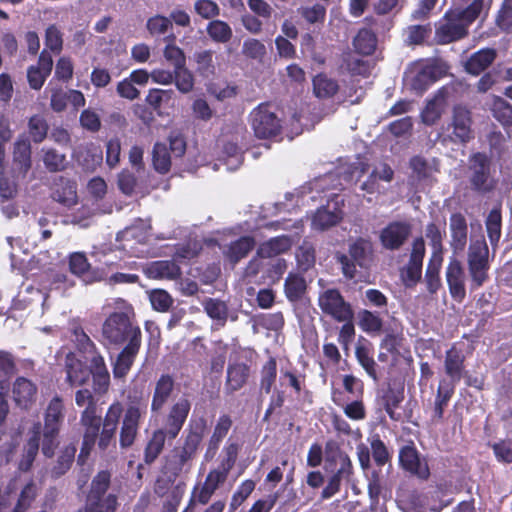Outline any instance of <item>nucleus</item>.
<instances>
[{
    "mask_svg": "<svg viewBox=\"0 0 512 512\" xmlns=\"http://www.w3.org/2000/svg\"><path fill=\"white\" fill-rule=\"evenodd\" d=\"M425 235L432 247L431 257L436 255L443 257L442 240L445 235V225L441 223H431L426 227Z\"/></svg>",
    "mask_w": 512,
    "mask_h": 512,
    "instance_id": "41",
    "label": "nucleus"
},
{
    "mask_svg": "<svg viewBox=\"0 0 512 512\" xmlns=\"http://www.w3.org/2000/svg\"><path fill=\"white\" fill-rule=\"evenodd\" d=\"M140 344L141 342H137L136 340L129 341L127 346L118 355L113 367L115 378H123L127 375L139 351Z\"/></svg>",
    "mask_w": 512,
    "mask_h": 512,
    "instance_id": "25",
    "label": "nucleus"
},
{
    "mask_svg": "<svg viewBox=\"0 0 512 512\" xmlns=\"http://www.w3.org/2000/svg\"><path fill=\"white\" fill-rule=\"evenodd\" d=\"M410 234V228L405 223L394 222L384 228L380 234L382 245L387 249L399 248Z\"/></svg>",
    "mask_w": 512,
    "mask_h": 512,
    "instance_id": "19",
    "label": "nucleus"
},
{
    "mask_svg": "<svg viewBox=\"0 0 512 512\" xmlns=\"http://www.w3.org/2000/svg\"><path fill=\"white\" fill-rule=\"evenodd\" d=\"M337 260L341 264L345 277L352 279L356 275V267L367 269L373 260V247L369 240L359 238L349 246V256L338 254Z\"/></svg>",
    "mask_w": 512,
    "mask_h": 512,
    "instance_id": "3",
    "label": "nucleus"
},
{
    "mask_svg": "<svg viewBox=\"0 0 512 512\" xmlns=\"http://www.w3.org/2000/svg\"><path fill=\"white\" fill-rule=\"evenodd\" d=\"M468 28L460 19L459 9L447 11L436 29V39L441 44L451 43L467 35Z\"/></svg>",
    "mask_w": 512,
    "mask_h": 512,
    "instance_id": "9",
    "label": "nucleus"
},
{
    "mask_svg": "<svg viewBox=\"0 0 512 512\" xmlns=\"http://www.w3.org/2000/svg\"><path fill=\"white\" fill-rule=\"evenodd\" d=\"M451 127L453 131L450 138L453 141H468L472 137L470 112L462 106H456L453 110Z\"/></svg>",
    "mask_w": 512,
    "mask_h": 512,
    "instance_id": "18",
    "label": "nucleus"
},
{
    "mask_svg": "<svg viewBox=\"0 0 512 512\" xmlns=\"http://www.w3.org/2000/svg\"><path fill=\"white\" fill-rule=\"evenodd\" d=\"M447 106L446 92L439 90L432 99L428 100L422 110L421 118L426 125L435 124L445 111Z\"/></svg>",
    "mask_w": 512,
    "mask_h": 512,
    "instance_id": "23",
    "label": "nucleus"
},
{
    "mask_svg": "<svg viewBox=\"0 0 512 512\" xmlns=\"http://www.w3.org/2000/svg\"><path fill=\"white\" fill-rule=\"evenodd\" d=\"M153 165L159 173H166L171 166L170 155L165 144L156 143L153 149Z\"/></svg>",
    "mask_w": 512,
    "mask_h": 512,
    "instance_id": "53",
    "label": "nucleus"
},
{
    "mask_svg": "<svg viewBox=\"0 0 512 512\" xmlns=\"http://www.w3.org/2000/svg\"><path fill=\"white\" fill-rule=\"evenodd\" d=\"M173 389V380L168 375H162L156 383L154 396L151 404L153 411L160 410L167 401Z\"/></svg>",
    "mask_w": 512,
    "mask_h": 512,
    "instance_id": "37",
    "label": "nucleus"
},
{
    "mask_svg": "<svg viewBox=\"0 0 512 512\" xmlns=\"http://www.w3.org/2000/svg\"><path fill=\"white\" fill-rule=\"evenodd\" d=\"M377 39L375 34L368 30L362 29L354 38V47L358 53L370 55L376 49Z\"/></svg>",
    "mask_w": 512,
    "mask_h": 512,
    "instance_id": "43",
    "label": "nucleus"
},
{
    "mask_svg": "<svg viewBox=\"0 0 512 512\" xmlns=\"http://www.w3.org/2000/svg\"><path fill=\"white\" fill-rule=\"evenodd\" d=\"M306 290V282L303 277L290 274L285 281V294L290 301H296L302 297Z\"/></svg>",
    "mask_w": 512,
    "mask_h": 512,
    "instance_id": "50",
    "label": "nucleus"
},
{
    "mask_svg": "<svg viewBox=\"0 0 512 512\" xmlns=\"http://www.w3.org/2000/svg\"><path fill=\"white\" fill-rule=\"evenodd\" d=\"M242 53L248 58L262 61L266 55V47L261 41L250 38L244 41Z\"/></svg>",
    "mask_w": 512,
    "mask_h": 512,
    "instance_id": "56",
    "label": "nucleus"
},
{
    "mask_svg": "<svg viewBox=\"0 0 512 512\" xmlns=\"http://www.w3.org/2000/svg\"><path fill=\"white\" fill-rule=\"evenodd\" d=\"M228 473L229 467L221 466L217 469L211 470L203 484L214 493L219 485L224 483Z\"/></svg>",
    "mask_w": 512,
    "mask_h": 512,
    "instance_id": "64",
    "label": "nucleus"
},
{
    "mask_svg": "<svg viewBox=\"0 0 512 512\" xmlns=\"http://www.w3.org/2000/svg\"><path fill=\"white\" fill-rule=\"evenodd\" d=\"M249 375V369L245 364H232L227 371V385L236 391L246 382Z\"/></svg>",
    "mask_w": 512,
    "mask_h": 512,
    "instance_id": "44",
    "label": "nucleus"
},
{
    "mask_svg": "<svg viewBox=\"0 0 512 512\" xmlns=\"http://www.w3.org/2000/svg\"><path fill=\"white\" fill-rule=\"evenodd\" d=\"M254 244L255 241L253 238L245 236L231 243L225 253L231 261L237 262L249 253V251L254 247Z\"/></svg>",
    "mask_w": 512,
    "mask_h": 512,
    "instance_id": "46",
    "label": "nucleus"
},
{
    "mask_svg": "<svg viewBox=\"0 0 512 512\" xmlns=\"http://www.w3.org/2000/svg\"><path fill=\"white\" fill-rule=\"evenodd\" d=\"M35 395L36 387L31 381L25 378H18L15 381L13 387V396L18 406L27 408L34 400Z\"/></svg>",
    "mask_w": 512,
    "mask_h": 512,
    "instance_id": "30",
    "label": "nucleus"
},
{
    "mask_svg": "<svg viewBox=\"0 0 512 512\" xmlns=\"http://www.w3.org/2000/svg\"><path fill=\"white\" fill-rule=\"evenodd\" d=\"M37 494V486L33 482H29L21 491L17 505L13 512H26Z\"/></svg>",
    "mask_w": 512,
    "mask_h": 512,
    "instance_id": "60",
    "label": "nucleus"
},
{
    "mask_svg": "<svg viewBox=\"0 0 512 512\" xmlns=\"http://www.w3.org/2000/svg\"><path fill=\"white\" fill-rule=\"evenodd\" d=\"M252 129L258 138H271L281 130V122L268 105H259L250 114Z\"/></svg>",
    "mask_w": 512,
    "mask_h": 512,
    "instance_id": "7",
    "label": "nucleus"
},
{
    "mask_svg": "<svg viewBox=\"0 0 512 512\" xmlns=\"http://www.w3.org/2000/svg\"><path fill=\"white\" fill-rule=\"evenodd\" d=\"M13 373V362L7 353L0 352V424L8 414V404L4 394L9 388V379Z\"/></svg>",
    "mask_w": 512,
    "mask_h": 512,
    "instance_id": "20",
    "label": "nucleus"
},
{
    "mask_svg": "<svg viewBox=\"0 0 512 512\" xmlns=\"http://www.w3.org/2000/svg\"><path fill=\"white\" fill-rule=\"evenodd\" d=\"M488 249L484 242L473 243L469 248L468 264L474 288L481 286L487 277Z\"/></svg>",
    "mask_w": 512,
    "mask_h": 512,
    "instance_id": "11",
    "label": "nucleus"
},
{
    "mask_svg": "<svg viewBox=\"0 0 512 512\" xmlns=\"http://www.w3.org/2000/svg\"><path fill=\"white\" fill-rule=\"evenodd\" d=\"M463 356L455 348L447 351L445 359L446 373L452 380H459L462 371Z\"/></svg>",
    "mask_w": 512,
    "mask_h": 512,
    "instance_id": "52",
    "label": "nucleus"
},
{
    "mask_svg": "<svg viewBox=\"0 0 512 512\" xmlns=\"http://www.w3.org/2000/svg\"><path fill=\"white\" fill-rule=\"evenodd\" d=\"M114 309L102 327L104 339L111 344H120L125 340L141 342L140 329L130 321L132 307L122 299L113 300Z\"/></svg>",
    "mask_w": 512,
    "mask_h": 512,
    "instance_id": "2",
    "label": "nucleus"
},
{
    "mask_svg": "<svg viewBox=\"0 0 512 512\" xmlns=\"http://www.w3.org/2000/svg\"><path fill=\"white\" fill-rule=\"evenodd\" d=\"M208 35L218 43H226L232 37L231 27L224 21L213 20L207 25Z\"/></svg>",
    "mask_w": 512,
    "mask_h": 512,
    "instance_id": "51",
    "label": "nucleus"
},
{
    "mask_svg": "<svg viewBox=\"0 0 512 512\" xmlns=\"http://www.w3.org/2000/svg\"><path fill=\"white\" fill-rule=\"evenodd\" d=\"M194 9L204 19H211L220 13L218 4L212 0H197L194 3Z\"/></svg>",
    "mask_w": 512,
    "mask_h": 512,
    "instance_id": "62",
    "label": "nucleus"
},
{
    "mask_svg": "<svg viewBox=\"0 0 512 512\" xmlns=\"http://www.w3.org/2000/svg\"><path fill=\"white\" fill-rule=\"evenodd\" d=\"M367 170V165L361 161H357L348 167H341L338 175L343 177L345 182H352L354 179L358 180Z\"/></svg>",
    "mask_w": 512,
    "mask_h": 512,
    "instance_id": "63",
    "label": "nucleus"
},
{
    "mask_svg": "<svg viewBox=\"0 0 512 512\" xmlns=\"http://www.w3.org/2000/svg\"><path fill=\"white\" fill-rule=\"evenodd\" d=\"M219 160L227 166V170L234 171L243 162V151L234 140L222 141Z\"/></svg>",
    "mask_w": 512,
    "mask_h": 512,
    "instance_id": "28",
    "label": "nucleus"
},
{
    "mask_svg": "<svg viewBox=\"0 0 512 512\" xmlns=\"http://www.w3.org/2000/svg\"><path fill=\"white\" fill-rule=\"evenodd\" d=\"M446 281L453 298L461 301L465 297V274L461 262L451 258L446 269Z\"/></svg>",
    "mask_w": 512,
    "mask_h": 512,
    "instance_id": "17",
    "label": "nucleus"
},
{
    "mask_svg": "<svg viewBox=\"0 0 512 512\" xmlns=\"http://www.w3.org/2000/svg\"><path fill=\"white\" fill-rule=\"evenodd\" d=\"M486 228L491 244H496L501 236V213L499 209H493L489 213Z\"/></svg>",
    "mask_w": 512,
    "mask_h": 512,
    "instance_id": "55",
    "label": "nucleus"
},
{
    "mask_svg": "<svg viewBox=\"0 0 512 512\" xmlns=\"http://www.w3.org/2000/svg\"><path fill=\"white\" fill-rule=\"evenodd\" d=\"M53 65L51 56L42 52L36 66H31L27 72L28 82L33 89H40L47 76L50 74Z\"/></svg>",
    "mask_w": 512,
    "mask_h": 512,
    "instance_id": "21",
    "label": "nucleus"
},
{
    "mask_svg": "<svg viewBox=\"0 0 512 512\" xmlns=\"http://www.w3.org/2000/svg\"><path fill=\"white\" fill-rule=\"evenodd\" d=\"M485 10L483 0H473L466 9H459L460 19L468 28Z\"/></svg>",
    "mask_w": 512,
    "mask_h": 512,
    "instance_id": "57",
    "label": "nucleus"
},
{
    "mask_svg": "<svg viewBox=\"0 0 512 512\" xmlns=\"http://www.w3.org/2000/svg\"><path fill=\"white\" fill-rule=\"evenodd\" d=\"M143 413V409L139 405H130L122 420L119 435V444L121 448H128L133 445L138 434L139 420Z\"/></svg>",
    "mask_w": 512,
    "mask_h": 512,
    "instance_id": "15",
    "label": "nucleus"
},
{
    "mask_svg": "<svg viewBox=\"0 0 512 512\" xmlns=\"http://www.w3.org/2000/svg\"><path fill=\"white\" fill-rule=\"evenodd\" d=\"M445 70L443 64L438 62H419L412 65L404 76V85L421 94Z\"/></svg>",
    "mask_w": 512,
    "mask_h": 512,
    "instance_id": "4",
    "label": "nucleus"
},
{
    "mask_svg": "<svg viewBox=\"0 0 512 512\" xmlns=\"http://www.w3.org/2000/svg\"><path fill=\"white\" fill-rule=\"evenodd\" d=\"M149 300L152 307L160 312L167 311L173 303L172 297L162 289H155L150 291Z\"/></svg>",
    "mask_w": 512,
    "mask_h": 512,
    "instance_id": "58",
    "label": "nucleus"
},
{
    "mask_svg": "<svg viewBox=\"0 0 512 512\" xmlns=\"http://www.w3.org/2000/svg\"><path fill=\"white\" fill-rule=\"evenodd\" d=\"M358 326L368 334H379L383 327L381 317L372 311L361 310L357 314Z\"/></svg>",
    "mask_w": 512,
    "mask_h": 512,
    "instance_id": "39",
    "label": "nucleus"
},
{
    "mask_svg": "<svg viewBox=\"0 0 512 512\" xmlns=\"http://www.w3.org/2000/svg\"><path fill=\"white\" fill-rule=\"evenodd\" d=\"M356 358L366 373L375 381L377 380L376 363L373 359L370 343L365 339H360L355 350Z\"/></svg>",
    "mask_w": 512,
    "mask_h": 512,
    "instance_id": "31",
    "label": "nucleus"
},
{
    "mask_svg": "<svg viewBox=\"0 0 512 512\" xmlns=\"http://www.w3.org/2000/svg\"><path fill=\"white\" fill-rule=\"evenodd\" d=\"M110 478L111 475L107 471H101L95 476L85 512H114L116 497L112 494L106 495Z\"/></svg>",
    "mask_w": 512,
    "mask_h": 512,
    "instance_id": "5",
    "label": "nucleus"
},
{
    "mask_svg": "<svg viewBox=\"0 0 512 512\" xmlns=\"http://www.w3.org/2000/svg\"><path fill=\"white\" fill-rule=\"evenodd\" d=\"M78 339L82 344H86V349L93 350L94 345L87 335L81 333ZM91 352L90 369L85 365V357L81 352H70L66 355L64 361L66 382L72 387L82 386L89 381L92 375L95 392L105 393L110 385L109 372L103 357L93 351Z\"/></svg>",
    "mask_w": 512,
    "mask_h": 512,
    "instance_id": "1",
    "label": "nucleus"
},
{
    "mask_svg": "<svg viewBox=\"0 0 512 512\" xmlns=\"http://www.w3.org/2000/svg\"><path fill=\"white\" fill-rule=\"evenodd\" d=\"M401 466L406 471L417 476L420 479H427L430 475L427 461L420 457L417 450L412 446H405L399 454Z\"/></svg>",
    "mask_w": 512,
    "mask_h": 512,
    "instance_id": "16",
    "label": "nucleus"
},
{
    "mask_svg": "<svg viewBox=\"0 0 512 512\" xmlns=\"http://www.w3.org/2000/svg\"><path fill=\"white\" fill-rule=\"evenodd\" d=\"M149 229V223L143 220H138L136 224L121 231L117 236V240L126 242L135 240L138 243H143L147 239Z\"/></svg>",
    "mask_w": 512,
    "mask_h": 512,
    "instance_id": "40",
    "label": "nucleus"
},
{
    "mask_svg": "<svg viewBox=\"0 0 512 512\" xmlns=\"http://www.w3.org/2000/svg\"><path fill=\"white\" fill-rule=\"evenodd\" d=\"M172 27V22L168 17L163 15H154L148 18L146 22V29L151 36H158L165 34Z\"/></svg>",
    "mask_w": 512,
    "mask_h": 512,
    "instance_id": "54",
    "label": "nucleus"
},
{
    "mask_svg": "<svg viewBox=\"0 0 512 512\" xmlns=\"http://www.w3.org/2000/svg\"><path fill=\"white\" fill-rule=\"evenodd\" d=\"M493 116L502 124L506 125L512 121V106L498 96H492L488 103Z\"/></svg>",
    "mask_w": 512,
    "mask_h": 512,
    "instance_id": "45",
    "label": "nucleus"
},
{
    "mask_svg": "<svg viewBox=\"0 0 512 512\" xmlns=\"http://www.w3.org/2000/svg\"><path fill=\"white\" fill-rule=\"evenodd\" d=\"M14 161L19 163L20 170L26 173L31 166V146L24 136H20L14 145Z\"/></svg>",
    "mask_w": 512,
    "mask_h": 512,
    "instance_id": "42",
    "label": "nucleus"
},
{
    "mask_svg": "<svg viewBox=\"0 0 512 512\" xmlns=\"http://www.w3.org/2000/svg\"><path fill=\"white\" fill-rule=\"evenodd\" d=\"M41 425L37 423L33 428V435L30 437L23 454L22 459L19 462V469L27 471L32 466V463L37 455L39 449Z\"/></svg>",
    "mask_w": 512,
    "mask_h": 512,
    "instance_id": "35",
    "label": "nucleus"
},
{
    "mask_svg": "<svg viewBox=\"0 0 512 512\" xmlns=\"http://www.w3.org/2000/svg\"><path fill=\"white\" fill-rule=\"evenodd\" d=\"M469 178L478 190H488L492 187L490 159L483 153H475L469 160Z\"/></svg>",
    "mask_w": 512,
    "mask_h": 512,
    "instance_id": "13",
    "label": "nucleus"
},
{
    "mask_svg": "<svg viewBox=\"0 0 512 512\" xmlns=\"http://www.w3.org/2000/svg\"><path fill=\"white\" fill-rule=\"evenodd\" d=\"M452 246L456 251H462L467 238L466 220L461 214H453L450 218Z\"/></svg>",
    "mask_w": 512,
    "mask_h": 512,
    "instance_id": "32",
    "label": "nucleus"
},
{
    "mask_svg": "<svg viewBox=\"0 0 512 512\" xmlns=\"http://www.w3.org/2000/svg\"><path fill=\"white\" fill-rule=\"evenodd\" d=\"M318 305L323 313L336 321L353 319V311L337 289H326L319 294Z\"/></svg>",
    "mask_w": 512,
    "mask_h": 512,
    "instance_id": "8",
    "label": "nucleus"
},
{
    "mask_svg": "<svg viewBox=\"0 0 512 512\" xmlns=\"http://www.w3.org/2000/svg\"><path fill=\"white\" fill-rule=\"evenodd\" d=\"M63 404L59 398H54L48 405L45 414L44 440L42 444V452L50 457L53 455L56 447V436L62 420Z\"/></svg>",
    "mask_w": 512,
    "mask_h": 512,
    "instance_id": "6",
    "label": "nucleus"
},
{
    "mask_svg": "<svg viewBox=\"0 0 512 512\" xmlns=\"http://www.w3.org/2000/svg\"><path fill=\"white\" fill-rule=\"evenodd\" d=\"M81 424L85 428L83 444L79 454V459L87 457L95 443L100 428V417L97 416L96 406H86L81 415Z\"/></svg>",
    "mask_w": 512,
    "mask_h": 512,
    "instance_id": "14",
    "label": "nucleus"
},
{
    "mask_svg": "<svg viewBox=\"0 0 512 512\" xmlns=\"http://www.w3.org/2000/svg\"><path fill=\"white\" fill-rule=\"evenodd\" d=\"M291 244V239L287 236L275 237L261 244L258 255L264 258L274 257L289 250Z\"/></svg>",
    "mask_w": 512,
    "mask_h": 512,
    "instance_id": "36",
    "label": "nucleus"
},
{
    "mask_svg": "<svg viewBox=\"0 0 512 512\" xmlns=\"http://www.w3.org/2000/svg\"><path fill=\"white\" fill-rule=\"evenodd\" d=\"M144 272L149 278L174 280L180 275V268L173 261H155Z\"/></svg>",
    "mask_w": 512,
    "mask_h": 512,
    "instance_id": "27",
    "label": "nucleus"
},
{
    "mask_svg": "<svg viewBox=\"0 0 512 512\" xmlns=\"http://www.w3.org/2000/svg\"><path fill=\"white\" fill-rule=\"evenodd\" d=\"M339 89L337 81L324 73L313 78V92L317 98L325 99L334 96Z\"/></svg>",
    "mask_w": 512,
    "mask_h": 512,
    "instance_id": "33",
    "label": "nucleus"
},
{
    "mask_svg": "<svg viewBox=\"0 0 512 512\" xmlns=\"http://www.w3.org/2000/svg\"><path fill=\"white\" fill-rule=\"evenodd\" d=\"M74 159L86 170H95L102 161V152L92 143L79 145L74 153Z\"/></svg>",
    "mask_w": 512,
    "mask_h": 512,
    "instance_id": "22",
    "label": "nucleus"
},
{
    "mask_svg": "<svg viewBox=\"0 0 512 512\" xmlns=\"http://www.w3.org/2000/svg\"><path fill=\"white\" fill-rule=\"evenodd\" d=\"M407 504L415 512H439L444 506L441 501H436L434 496L427 494H412Z\"/></svg>",
    "mask_w": 512,
    "mask_h": 512,
    "instance_id": "34",
    "label": "nucleus"
},
{
    "mask_svg": "<svg viewBox=\"0 0 512 512\" xmlns=\"http://www.w3.org/2000/svg\"><path fill=\"white\" fill-rule=\"evenodd\" d=\"M177 89L182 93H188L193 89L194 78L185 66L174 70V79Z\"/></svg>",
    "mask_w": 512,
    "mask_h": 512,
    "instance_id": "59",
    "label": "nucleus"
},
{
    "mask_svg": "<svg viewBox=\"0 0 512 512\" xmlns=\"http://www.w3.org/2000/svg\"><path fill=\"white\" fill-rule=\"evenodd\" d=\"M496 51L491 48L481 49L470 56L465 63L466 71L472 75H479L495 60Z\"/></svg>",
    "mask_w": 512,
    "mask_h": 512,
    "instance_id": "26",
    "label": "nucleus"
},
{
    "mask_svg": "<svg viewBox=\"0 0 512 512\" xmlns=\"http://www.w3.org/2000/svg\"><path fill=\"white\" fill-rule=\"evenodd\" d=\"M204 309L208 316L223 326L228 317V309L225 302L217 299H208L204 302Z\"/></svg>",
    "mask_w": 512,
    "mask_h": 512,
    "instance_id": "48",
    "label": "nucleus"
},
{
    "mask_svg": "<svg viewBox=\"0 0 512 512\" xmlns=\"http://www.w3.org/2000/svg\"><path fill=\"white\" fill-rule=\"evenodd\" d=\"M52 198L64 206L71 207L77 203L76 184L70 180L60 179L52 192Z\"/></svg>",
    "mask_w": 512,
    "mask_h": 512,
    "instance_id": "29",
    "label": "nucleus"
},
{
    "mask_svg": "<svg viewBox=\"0 0 512 512\" xmlns=\"http://www.w3.org/2000/svg\"><path fill=\"white\" fill-rule=\"evenodd\" d=\"M166 439V433L162 429L154 431L145 449V462H153L161 453Z\"/></svg>",
    "mask_w": 512,
    "mask_h": 512,
    "instance_id": "49",
    "label": "nucleus"
},
{
    "mask_svg": "<svg viewBox=\"0 0 512 512\" xmlns=\"http://www.w3.org/2000/svg\"><path fill=\"white\" fill-rule=\"evenodd\" d=\"M443 257L434 256L431 257L428 263L427 271H426V282L427 288L431 293H435L440 287V277L439 272L442 266Z\"/></svg>",
    "mask_w": 512,
    "mask_h": 512,
    "instance_id": "47",
    "label": "nucleus"
},
{
    "mask_svg": "<svg viewBox=\"0 0 512 512\" xmlns=\"http://www.w3.org/2000/svg\"><path fill=\"white\" fill-rule=\"evenodd\" d=\"M393 175L394 172L389 165L385 163H380L373 169L369 178L362 183L361 189L370 194L381 192L383 187L380 185V181L389 183L392 181Z\"/></svg>",
    "mask_w": 512,
    "mask_h": 512,
    "instance_id": "24",
    "label": "nucleus"
},
{
    "mask_svg": "<svg viewBox=\"0 0 512 512\" xmlns=\"http://www.w3.org/2000/svg\"><path fill=\"white\" fill-rule=\"evenodd\" d=\"M453 392L454 388L452 386L446 384L444 381L440 382L431 416L433 422L437 423L442 419L444 408L447 406Z\"/></svg>",
    "mask_w": 512,
    "mask_h": 512,
    "instance_id": "38",
    "label": "nucleus"
},
{
    "mask_svg": "<svg viewBox=\"0 0 512 512\" xmlns=\"http://www.w3.org/2000/svg\"><path fill=\"white\" fill-rule=\"evenodd\" d=\"M198 444L199 437L197 435H190L187 437L185 444L178 455L181 470L192 459L197 450Z\"/></svg>",
    "mask_w": 512,
    "mask_h": 512,
    "instance_id": "61",
    "label": "nucleus"
},
{
    "mask_svg": "<svg viewBox=\"0 0 512 512\" xmlns=\"http://www.w3.org/2000/svg\"><path fill=\"white\" fill-rule=\"evenodd\" d=\"M325 470L345 480H349L352 475L353 468L349 456L334 443L326 445Z\"/></svg>",
    "mask_w": 512,
    "mask_h": 512,
    "instance_id": "12",
    "label": "nucleus"
},
{
    "mask_svg": "<svg viewBox=\"0 0 512 512\" xmlns=\"http://www.w3.org/2000/svg\"><path fill=\"white\" fill-rule=\"evenodd\" d=\"M343 199L333 194L326 206H322L313 214L311 226L314 230H325L336 225L342 219Z\"/></svg>",
    "mask_w": 512,
    "mask_h": 512,
    "instance_id": "10",
    "label": "nucleus"
}]
</instances>
